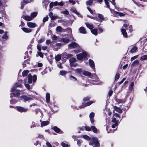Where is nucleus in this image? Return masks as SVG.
<instances>
[{
  "mask_svg": "<svg viewBox=\"0 0 147 147\" xmlns=\"http://www.w3.org/2000/svg\"><path fill=\"white\" fill-rule=\"evenodd\" d=\"M123 27L125 28L127 30L129 29L130 32H131L132 31V26L131 25H130L128 27V25L127 24H124L123 26L122 27L121 29L122 34L124 37L126 38L127 37V33L125 29L123 28Z\"/></svg>",
  "mask_w": 147,
  "mask_h": 147,
  "instance_id": "obj_1",
  "label": "nucleus"
},
{
  "mask_svg": "<svg viewBox=\"0 0 147 147\" xmlns=\"http://www.w3.org/2000/svg\"><path fill=\"white\" fill-rule=\"evenodd\" d=\"M92 141H90L89 142V144L90 145H93L94 144V147H99V144L98 142L97 139L95 137H92Z\"/></svg>",
  "mask_w": 147,
  "mask_h": 147,
  "instance_id": "obj_2",
  "label": "nucleus"
},
{
  "mask_svg": "<svg viewBox=\"0 0 147 147\" xmlns=\"http://www.w3.org/2000/svg\"><path fill=\"white\" fill-rule=\"evenodd\" d=\"M28 81L29 83H32V80L33 82H35L37 80V76L36 75H34L32 77L30 74H29L28 75Z\"/></svg>",
  "mask_w": 147,
  "mask_h": 147,
  "instance_id": "obj_3",
  "label": "nucleus"
},
{
  "mask_svg": "<svg viewBox=\"0 0 147 147\" xmlns=\"http://www.w3.org/2000/svg\"><path fill=\"white\" fill-rule=\"evenodd\" d=\"M87 56L86 52H83L82 53H81L77 55V58L79 60H81L83 58H86Z\"/></svg>",
  "mask_w": 147,
  "mask_h": 147,
  "instance_id": "obj_4",
  "label": "nucleus"
},
{
  "mask_svg": "<svg viewBox=\"0 0 147 147\" xmlns=\"http://www.w3.org/2000/svg\"><path fill=\"white\" fill-rule=\"evenodd\" d=\"M27 96L25 95L22 96H21V98H22L24 101L30 102V101L33 100V97L32 96Z\"/></svg>",
  "mask_w": 147,
  "mask_h": 147,
  "instance_id": "obj_5",
  "label": "nucleus"
},
{
  "mask_svg": "<svg viewBox=\"0 0 147 147\" xmlns=\"http://www.w3.org/2000/svg\"><path fill=\"white\" fill-rule=\"evenodd\" d=\"M16 108L17 110L20 112H26L28 110L27 108H24L20 106L17 107Z\"/></svg>",
  "mask_w": 147,
  "mask_h": 147,
  "instance_id": "obj_6",
  "label": "nucleus"
},
{
  "mask_svg": "<svg viewBox=\"0 0 147 147\" xmlns=\"http://www.w3.org/2000/svg\"><path fill=\"white\" fill-rule=\"evenodd\" d=\"M98 17L99 19L96 17L95 18V20H96L99 22H102V20H104V16L101 14H98Z\"/></svg>",
  "mask_w": 147,
  "mask_h": 147,
  "instance_id": "obj_7",
  "label": "nucleus"
},
{
  "mask_svg": "<svg viewBox=\"0 0 147 147\" xmlns=\"http://www.w3.org/2000/svg\"><path fill=\"white\" fill-rule=\"evenodd\" d=\"M27 24L28 27L31 28H34L36 26V24L35 23L28 22Z\"/></svg>",
  "mask_w": 147,
  "mask_h": 147,
  "instance_id": "obj_8",
  "label": "nucleus"
},
{
  "mask_svg": "<svg viewBox=\"0 0 147 147\" xmlns=\"http://www.w3.org/2000/svg\"><path fill=\"white\" fill-rule=\"evenodd\" d=\"M69 46L70 47L73 48H78L79 46L78 44L74 42H73L71 43L69 45Z\"/></svg>",
  "mask_w": 147,
  "mask_h": 147,
  "instance_id": "obj_9",
  "label": "nucleus"
},
{
  "mask_svg": "<svg viewBox=\"0 0 147 147\" xmlns=\"http://www.w3.org/2000/svg\"><path fill=\"white\" fill-rule=\"evenodd\" d=\"M89 62L90 67L95 71L94 63V61L91 59H89Z\"/></svg>",
  "mask_w": 147,
  "mask_h": 147,
  "instance_id": "obj_10",
  "label": "nucleus"
},
{
  "mask_svg": "<svg viewBox=\"0 0 147 147\" xmlns=\"http://www.w3.org/2000/svg\"><path fill=\"white\" fill-rule=\"evenodd\" d=\"M79 31L80 33L82 34H85L86 33V29L83 26L81 27L79 29Z\"/></svg>",
  "mask_w": 147,
  "mask_h": 147,
  "instance_id": "obj_11",
  "label": "nucleus"
},
{
  "mask_svg": "<svg viewBox=\"0 0 147 147\" xmlns=\"http://www.w3.org/2000/svg\"><path fill=\"white\" fill-rule=\"evenodd\" d=\"M70 65L71 66H76V65H73V63L76 61V59L74 58H72L69 59Z\"/></svg>",
  "mask_w": 147,
  "mask_h": 147,
  "instance_id": "obj_12",
  "label": "nucleus"
},
{
  "mask_svg": "<svg viewBox=\"0 0 147 147\" xmlns=\"http://www.w3.org/2000/svg\"><path fill=\"white\" fill-rule=\"evenodd\" d=\"M29 2H30L28 0H23V2H22L21 3V9H23L24 5Z\"/></svg>",
  "mask_w": 147,
  "mask_h": 147,
  "instance_id": "obj_13",
  "label": "nucleus"
},
{
  "mask_svg": "<svg viewBox=\"0 0 147 147\" xmlns=\"http://www.w3.org/2000/svg\"><path fill=\"white\" fill-rule=\"evenodd\" d=\"M93 103V102L92 101H90L89 102H87V103H86L85 104L84 106L83 105H81L80 107V108H84L85 107H87L88 106L90 105H91V104H92Z\"/></svg>",
  "mask_w": 147,
  "mask_h": 147,
  "instance_id": "obj_14",
  "label": "nucleus"
},
{
  "mask_svg": "<svg viewBox=\"0 0 147 147\" xmlns=\"http://www.w3.org/2000/svg\"><path fill=\"white\" fill-rule=\"evenodd\" d=\"M40 121L41 122V126L42 127L48 125L49 123V121H41V120H40Z\"/></svg>",
  "mask_w": 147,
  "mask_h": 147,
  "instance_id": "obj_15",
  "label": "nucleus"
},
{
  "mask_svg": "<svg viewBox=\"0 0 147 147\" xmlns=\"http://www.w3.org/2000/svg\"><path fill=\"white\" fill-rule=\"evenodd\" d=\"M69 39L68 38H60L59 41L61 42H63L65 43H67L69 41Z\"/></svg>",
  "mask_w": 147,
  "mask_h": 147,
  "instance_id": "obj_16",
  "label": "nucleus"
},
{
  "mask_svg": "<svg viewBox=\"0 0 147 147\" xmlns=\"http://www.w3.org/2000/svg\"><path fill=\"white\" fill-rule=\"evenodd\" d=\"M85 24L86 26L89 29L92 30L93 28V25L92 24L86 22Z\"/></svg>",
  "mask_w": 147,
  "mask_h": 147,
  "instance_id": "obj_17",
  "label": "nucleus"
},
{
  "mask_svg": "<svg viewBox=\"0 0 147 147\" xmlns=\"http://www.w3.org/2000/svg\"><path fill=\"white\" fill-rule=\"evenodd\" d=\"M22 29L24 32L26 33L30 32L32 31L31 29L29 28H26L25 27L22 28Z\"/></svg>",
  "mask_w": 147,
  "mask_h": 147,
  "instance_id": "obj_18",
  "label": "nucleus"
},
{
  "mask_svg": "<svg viewBox=\"0 0 147 147\" xmlns=\"http://www.w3.org/2000/svg\"><path fill=\"white\" fill-rule=\"evenodd\" d=\"M83 74L85 76L90 77V78H92L90 77L91 76V74L89 72L86 71H84L83 72Z\"/></svg>",
  "mask_w": 147,
  "mask_h": 147,
  "instance_id": "obj_19",
  "label": "nucleus"
},
{
  "mask_svg": "<svg viewBox=\"0 0 147 147\" xmlns=\"http://www.w3.org/2000/svg\"><path fill=\"white\" fill-rule=\"evenodd\" d=\"M115 110L118 113H121L122 112V109L115 106L114 107Z\"/></svg>",
  "mask_w": 147,
  "mask_h": 147,
  "instance_id": "obj_20",
  "label": "nucleus"
},
{
  "mask_svg": "<svg viewBox=\"0 0 147 147\" xmlns=\"http://www.w3.org/2000/svg\"><path fill=\"white\" fill-rule=\"evenodd\" d=\"M13 94L14 96L18 97L20 95V92L19 90H16L15 92L13 93Z\"/></svg>",
  "mask_w": 147,
  "mask_h": 147,
  "instance_id": "obj_21",
  "label": "nucleus"
},
{
  "mask_svg": "<svg viewBox=\"0 0 147 147\" xmlns=\"http://www.w3.org/2000/svg\"><path fill=\"white\" fill-rule=\"evenodd\" d=\"M23 18L26 20L28 21H31L32 20V18L31 17V16H25Z\"/></svg>",
  "mask_w": 147,
  "mask_h": 147,
  "instance_id": "obj_22",
  "label": "nucleus"
},
{
  "mask_svg": "<svg viewBox=\"0 0 147 147\" xmlns=\"http://www.w3.org/2000/svg\"><path fill=\"white\" fill-rule=\"evenodd\" d=\"M46 98L47 102H49L50 99V94L49 93H47L46 94Z\"/></svg>",
  "mask_w": 147,
  "mask_h": 147,
  "instance_id": "obj_23",
  "label": "nucleus"
},
{
  "mask_svg": "<svg viewBox=\"0 0 147 147\" xmlns=\"http://www.w3.org/2000/svg\"><path fill=\"white\" fill-rule=\"evenodd\" d=\"M137 49V48L136 46H134L132 48V49L130 51V52L131 53H133L136 52V50Z\"/></svg>",
  "mask_w": 147,
  "mask_h": 147,
  "instance_id": "obj_24",
  "label": "nucleus"
},
{
  "mask_svg": "<svg viewBox=\"0 0 147 147\" xmlns=\"http://www.w3.org/2000/svg\"><path fill=\"white\" fill-rule=\"evenodd\" d=\"M116 101L119 104L123 103L125 102V101L124 100L121 99H117L116 100Z\"/></svg>",
  "mask_w": 147,
  "mask_h": 147,
  "instance_id": "obj_25",
  "label": "nucleus"
},
{
  "mask_svg": "<svg viewBox=\"0 0 147 147\" xmlns=\"http://www.w3.org/2000/svg\"><path fill=\"white\" fill-rule=\"evenodd\" d=\"M112 122L115 124L116 125H118V120H117L116 118L114 117H113L111 121Z\"/></svg>",
  "mask_w": 147,
  "mask_h": 147,
  "instance_id": "obj_26",
  "label": "nucleus"
},
{
  "mask_svg": "<svg viewBox=\"0 0 147 147\" xmlns=\"http://www.w3.org/2000/svg\"><path fill=\"white\" fill-rule=\"evenodd\" d=\"M93 3V1L92 0H89L86 2V4L87 5H92Z\"/></svg>",
  "mask_w": 147,
  "mask_h": 147,
  "instance_id": "obj_27",
  "label": "nucleus"
},
{
  "mask_svg": "<svg viewBox=\"0 0 147 147\" xmlns=\"http://www.w3.org/2000/svg\"><path fill=\"white\" fill-rule=\"evenodd\" d=\"M91 32L93 34L96 36L97 35V30L96 29H94L92 30Z\"/></svg>",
  "mask_w": 147,
  "mask_h": 147,
  "instance_id": "obj_28",
  "label": "nucleus"
},
{
  "mask_svg": "<svg viewBox=\"0 0 147 147\" xmlns=\"http://www.w3.org/2000/svg\"><path fill=\"white\" fill-rule=\"evenodd\" d=\"M52 129L56 132L57 133H58L59 131H60V129L56 126H55Z\"/></svg>",
  "mask_w": 147,
  "mask_h": 147,
  "instance_id": "obj_29",
  "label": "nucleus"
},
{
  "mask_svg": "<svg viewBox=\"0 0 147 147\" xmlns=\"http://www.w3.org/2000/svg\"><path fill=\"white\" fill-rule=\"evenodd\" d=\"M29 71L28 70H25L22 72V76L23 77H25L27 76Z\"/></svg>",
  "mask_w": 147,
  "mask_h": 147,
  "instance_id": "obj_30",
  "label": "nucleus"
},
{
  "mask_svg": "<svg viewBox=\"0 0 147 147\" xmlns=\"http://www.w3.org/2000/svg\"><path fill=\"white\" fill-rule=\"evenodd\" d=\"M83 137L85 140H90L91 139L90 138L86 135H84L83 136Z\"/></svg>",
  "mask_w": 147,
  "mask_h": 147,
  "instance_id": "obj_31",
  "label": "nucleus"
},
{
  "mask_svg": "<svg viewBox=\"0 0 147 147\" xmlns=\"http://www.w3.org/2000/svg\"><path fill=\"white\" fill-rule=\"evenodd\" d=\"M91 129L92 130V131L95 133L97 132V129L94 126H92L91 127Z\"/></svg>",
  "mask_w": 147,
  "mask_h": 147,
  "instance_id": "obj_32",
  "label": "nucleus"
},
{
  "mask_svg": "<svg viewBox=\"0 0 147 147\" xmlns=\"http://www.w3.org/2000/svg\"><path fill=\"white\" fill-rule=\"evenodd\" d=\"M37 14V12H34L32 13L31 14V16L32 18H34L36 17Z\"/></svg>",
  "mask_w": 147,
  "mask_h": 147,
  "instance_id": "obj_33",
  "label": "nucleus"
},
{
  "mask_svg": "<svg viewBox=\"0 0 147 147\" xmlns=\"http://www.w3.org/2000/svg\"><path fill=\"white\" fill-rule=\"evenodd\" d=\"M139 62V61L138 60H135L131 64L132 66H135L136 65H138Z\"/></svg>",
  "mask_w": 147,
  "mask_h": 147,
  "instance_id": "obj_34",
  "label": "nucleus"
},
{
  "mask_svg": "<svg viewBox=\"0 0 147 147\" xmlns=\"http://www.w3.org/2000/svg\"><path fill=\"white\" fill-rule=\"evenodd\" d=\"M61 56L60 55H58L56 56L55 57V59L57 61H59L61 59Z\"/></svg>",
  "mask_w": 147,
  "mask_h": 147,
  "instance_id": "obj_35",
  "label": "nucleus"
},
{
  "mask_svg": "<svg viewBox=\"0 0 147 147\" xmlns=\"http://www.w3.org/2000/svg\"><path fill=\"white\" fill-rule=\"evenodd\" d=\"M62 28L60 26H57L56 28V30L57 32H61L62 31Z\"/></svg>",
  "mask_w": 147,
  "mask_h": 147,
  "instance_id": "obj_36",
  "label": "nucleus"
},
{
  "mask_svg": "<svg viewBox=\"0 0 147 147\" xmlns=\"http://www.w3.org/2000/svg\"><path fill=\"white\" fill-rule=\"evenodd\" d=\"M7 32H5L4 34V35L2 36V38L3 39H7L8 38V36L7 35Z\"/></svg>",
  "mask_w": 147,
  "mask_h": 147,
  "instance_id": "obj_37",
  "label": "nucleus"
},
{
  "mask_svg": "<svg viewBox=\"0 0 147 147\" xmlns=\"http://www.w3.org/2000/svg\"><path fill=\"white\" fill-rule=\"evenodd\" d=\"M61 145L63 147H69V145L64 142H62L61 143Z\"/></svg>",
  "mask_w": 147,
  "mask_h": 147,
  "instance_id": "obj_38",
  "label": "nucleus"
},
{
  "mask_svg": "<svg viewBox=\"0 0 147 147\" xmlns=\"http://www.w3.org/2000/svg\"><path fill=\"white\" fill-rule=\"evenodd\" d=\"M105 2L106 5L107 6L106 7L109 9H110V7L109 5V3L108 0H105Z\"/></svg>",
  "mask_w": 147,
  "mask_h": 147,
  "instance_id": "obj_39",
  "label": "nucleus"
},
{
  "mask_svg": "<svg viewBox=\"0 0 147 147\" xmlns=\"http://www.w3.org/2000/svg\"><path fill=\"white\" fill-rule=\"evenodd\" d=\"M76 71L77 73L78 74H80L83 72L82 69H76Z\"/></svg>",
  "mask_w": 147,
  "mask_h": 147,
  "instance_id": "obj_40",
  "label": "nucleus"
},
{
  "mask_svg": "<svg viewBox=\"0 0 147 147\" xmlns=\"http://www.w3.org/2000/svg\"><path fill=\"white\" fill-rule=\"evenodd\" d=\"M69 78L71 80L73 81H76L77 80V79L75 77L72 76H70Z\"/></svg>",
  "mask_w": 147,
  "mask_h": 147,
  "instance_id": "obj_41",
  "label": "nucleus"
},
{
  "mask_svg": "<svg viewBox=\"0 0 147 147\" xmlns=\"http://www.w3.org/2000/svg\"><path fill=\"white\" fill-rule=\"evenodd\" d=\"M91 83L94 84H98V83H99V80L98 79H96V80L95 81L91 80Z\"/></svg>",
  "mask_w": 147,
  "mask_h": 147,
  "instance_id": "obj_42",
  "label": "nucleus"
},
{
  "mask_svg": "<svg viewBox=\"0 0 147 147\" xmlns=\"http://www.w3.org/2000/svg\"><path fill=\"white\" fill-rule=\"evenodd\" d=\"M67 73V72L65 71H61L60 72V74L61 75L63 76L65 75Z\"/></svg>",
  "mask_w": 147,
  "mask_h": 147,
  "instance_id": "obj_43",
  "label": "nucleus"
},
{
  "mask_svg": "<svg viewBox=\"0 0 147 147\" xmlns=\"http://www.w3.org/2000/svg\"><path fill=\"white\" fill-rule=\"evenodd\" d=\"M147 59V55H144L140 58V60H145Z\"/></svg>",
  "mask_w": 147,
  "mask_h": 147,
  "instance_id": "obj_44",
  "label": "nucleus"
},
{
  "mask_svg": "<svg viewBox=\"0 0 147 147\" xmlns=\"http://www.w3.org/2000/svg\"><path fill=\"white\" fill-rule=\"evenodd\" d=\"M65 55V57L66 58H70L73 56L72 55L70 54H66Z\"/></svg>",
  "mask_w": 147,
  "mask_h": 147,
  "instance_id": "obj_45",
  "label": "nucleus"
},
{
  "mask_svg": "<svg viewBox=\"0 0 147 147\" xmlns=\"http://www.w3.org/2000/svg\"><path fill=\"white\" fill-rule=\"evenodd\" d=\"M115 14H118L120 16H123L125 15V14L124 13L117 11L115 12Z\"/></svg>",
  "mask_w": 147,
  "mask_h": 147,
  "instance_id": "obj_46",
  "label": "nucleus"
},
{
  "mask_svg": "<svg viewBox=\"0 0 147 147\" xmlns=\"http://www.w3.org/2000/svg\"><path fill=\"white\" fill-rule=\"evenodd\" d=\"M94 116V113L93 112H91L90 114L89 117L90 119L93 118Z\"/></svg>",
  "mask_w": 147,
  "mask_h": 147,
  "instance_id": "obj_47",
  "label": "nucleus"
},
{
  "mask_svg": "<svg viewBox=\"0 0 147 147\" xmlns=\"http://www.w3.org/2000/svg\"><path fill=\"white\" fill-rule=\"evenodd\" d=\"M85 129L88 131H90L91 130V127H89L86 126L84 127Z\"/></svg>",
  "mask_w": 147,
  "mask_h": 147,
  "instance_id": "obj_48",
  "label": "nucleus"
},
{
  "mask_svg": "<svg viewBox=\"0 0 147 147\" xmlns=\"http://www.w3.org/2000/svg\"><path fill=\"white\" fill-rule=\"evenodd\" d=\"M134 85V83L133 82L131 83L130 86H129V88L130 90H132V89L133 86Z\"/></svg>",
  "mask_w": 147,
  "mask_h": 147,
  "instance_id": "obj_49",
  "label": "nucleus"
},
{
  "mask_svg": "<svg viewBox=\"0 0 147 147\" xmlns=\"http://www.w3.org/2000/svg\"><path fill=\"white\" fill-rule=\"evenodd\" d=\"M49 19V17L47 16L44 17L43 19V23L45 22L46 21H47Z\"/></svg>",
  "mask_w": 147,
  "mask_h": 147,
  "instance_id": "obj_50",
  "label": "nucleus"
},
{
  "mask_svg": "<svg viewBox=\"0 0 147 147\" xmlns=\"http://www.w3.org/2000/svg\"><path fill=\"white\" fill-rule=\"evenodd\" d=\"M119 117L120 118V115L117 113H115L113 116V117Z\"/></svg>",
  "mask_w": 147,
  "mask_h": 147,
  "instance_id": "obj_51",
  "label": "nucleus"
},
{
  "mask_svg": "<svg viewBox=\"0 0 147 147\" xmlns=\"http://www.w3.org/2000/svg\"><path fill=\"white\" fill-rule=\"evenodd\" d=\"M119 78V74H116L115 77V80H118Z\"/></svg>",
  "mask_w": 147,
  "mask_h": 147,
  "instance_id": "obj_52",
  "label": "nucleus"
},
{
  "mask_svg": "<svg viewBox=\"0 0 147 147\" xmlns=\"http://www.w3.org/2000/svg\"><path fill=\"white\" fill-rule=\"evenodd\" d=\"M28 52L26 51L25 53V55H26V56H24V59H27V58H29V56H28Z\"/></svg>",
  "mask_w": 147,
  "mask_h": 147,
  "instance_id": "obj_53",
  "label": "nucleus"
},
{
  "mask_svg": "<svg viewBox=\"0 0 147 147\" xmlns=\"http://www.w3.org/2000/svg\"><path fill=\"white\" fill-rule=\"evenodd\" d=\"M82 141L81 140H78L77 141V144L79 146H80L81 145V143H82Z\"/></svg>",
  "mask_w": 147,
  "mask_h": 147,
  "instance_id": "obj_54",
  "label": "nucleus"
},
{
  "mask_svg": "<svg viewBox=\"0 0 147 147\" xmlns=\"http://www.w3.org/2000/svg\"><path fill=\"white\" fill-rule=\"evenodd\" d=\"M51 38L53 40H55L57 39V37L56 36L53 35L52 36Z\"/></svg>",
  "mask_w": 147,
  "mask_h": 147,
  "instance_id": "obj_55",
  "label": "nucleus"
},
{
  "mask_svg": "<svg viewBox=\"0 0 147 147\" xmlns=\"http://www.w3.org/2000/svg\"><path fill=\"white\" fill-rule=\"evenodd\" d=\"M113 93V91L112 90H109V92L108 93L109 96V97H110V96H111V95Z\"/></svg>",
  "mask_w": 147,
  "mask_h": 147,
  "instance_id": "obj_56",
  "label": "nucleus"
},
{
  "mask_svg": "<svg viewBox=\"0 0 147 147\" xmlns=\"http://www.w3.org/2000/svg\"><path fill=\"white\" fill-rule=\"evenodd\" d=\"M36 125L35 124V123L34 122H32V125H31L30 126L31 128H32V127H36Z\"/></svg>",
  "mask_w": 147,
  "mask_h": 147,
  "instance_id": "obj_57",
  "label": "nucleus"
},
{
  "mask_svg": "<svg viewBox=\"0 0 147 147\" xmlns=\"http://www.w3.org/2000/svg\"><path fill=\"white\" fill-rule=\"evenodd\" d=\"M138 55H136L134 57H132L131 59V61H132L133 60L137 58Z\"/></svg>",
  "mask_w": 147,
  "mask_h": 147,
  "instance_id": "obj_58",
  "label": "nucleus"
},
{
  "mask_svg": "<svg viewBox=\"0 0 147 147\" xmlns=\"http://www.w3.org/2000/svg\"><path fill=\"white\" fill-rule=\"evenodd\" d=\"M38 54L40 57L43 58V55L42 53L41 52H38Z\"/></svg>",
  "mask_w": 147,
  "mask_h": 147,
  "instance_id": "obj_59",
  "label": "nucleus"
},
{
  "mask_svg": "<svg viewBox=\"0 0 147 147\" xmlns=\"http://www.w3.org/2000/svg\"><path fill=\"white\" fill-rule=\"evenodd\" d=\"M25 86L28 89H30V85L28 84H25Z\"/></svg>",
  "mask_w": 147,
  "mask_h": 147,
  "instance_id": "obj_60",
  "label": "nucleus"
},
{
  "mask_svg": "<svg viewBox=\"0 0 147 147\" xmlns=\"http://www.w3.org/2000/svg\"><path fill=\"white\" fill-rule=\"evenodd\" d=\"M90 98L89 97H87L84 98V101H88L90 99Z\"/></svg>",
  "mask_w": 147,
  "mask_h": 147,
  "instance_id": "obj_61",
  "label": "nucleus"
},
{
  "mask_svg": "<svg viewBox=\"0 0 147 147\" xmlns=\"http://www.w3.org/2000/svg\"><path fill=\"white\" fill-rule=\"evenodd\" d=\"M45 40L44 38H41L40 39L38 42V43H40L43 42Z\"/></svg>",
  "mask_w": 147,
  "mask_h": 147,
  "instance_id": "obj_62",
  "label": "nucleus"
},
{
  "mask_svg": "<svg viewBox=\"0 0 147 147\" xmlns=\"http://www.w3.org/2000/svg\"><path fill=\"white\" fill-rule=\"evenodd\" d=\"M37 49H38V50L39 51H40L41 50V46L40 45H38L37 46Z\"/></svg>",
  "mask_w": 147,
  "mask_h": 147,
  "instance_id": "obj_63",
  "label": "nucleus"
},
{
  "mask_svg": "<svg viewBox=\"0 0 147 147\" xmlns=\"http://www.w3.org/2000/svg\"><path fill=\"white\" fill-rule=\"evenodd\" d=\"M46 144L48 147H52L51 144L48 142L46 143Z\"/></svg>",
  "mask_w": 147,
  "mask_h": 147,
  "instance_id": "obj_64",
  "label": "nucleus"
}]
</instances>
